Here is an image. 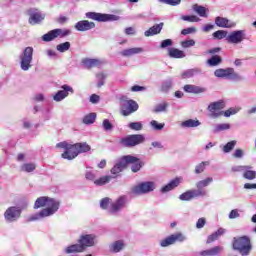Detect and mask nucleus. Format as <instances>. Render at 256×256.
Returning a JSON list of instances; mask_svg holds the SVG:
<instances>
[{"label":"nucleus","mask_w":256,"mask_h":256,"mask_svg":"<svg viewBox=\"0 0 256 256\" xmlns=\"http://www.w3.org/2000/svg\"><path fill=\"white\" fill-rule=\"evenodd\" d=\"M164 25L165 24L161 22L150 27L148 30L144 32L145 37H153V35H159V33H161V31L163 30Z\"/></svg>","instance_id":"obj_21"},{"label":"nucleus","mask_w":256,"mask_h":256,"mask_svg":"<svg viewBox=\"0 0 256 256\" xmlns=\"http://www.w3.org/2000/svg\"><path fill=\"white\" fill-rule=\"evenodd\" d=\"M145 141V136L142 134H132L120 139L122 147H135L141 145Z\"/></svg>","instance_id":"obj_10"},{"label":"nucleus","mask_w":256,"mask_h":256,"mask_svg":"<svg viewBox=\"0 0 256 256\" xmlns=\"http://www.w3.org/2000/svg\"><path fill=\"white\" fill-rule=\"evenodd\" d=\"M243 155H244L243 150L238 148L234 151V153L232 154V157H234V159H241Z\"/></svg>","instance_id":"obj_59"},{"label":"nucleus","mask_w":256,"mask_h":256,"mask_svg":"<svg viewBox=\"0 0 256 256\" xmlns=\"http://www.w3.org/2000/svg\"><path fill=\"white\" fill-rule=\"evenodd\" d=\"M131 91H133L134 93H137L139 91H145V87L139 86V85H134L131 87Z\"/></svg>","instance_id":"obj_61"},{"label":"nucleus","mask_w":256,"mask_h":256,"mask_svg":"<svg viewBox=\"0 0 256 256\" xmlns=\"http://www.w3.org/2000/svg\"><path fill=\"white\" fill-rule=\"evenodd\" d=\"M20 67L22 71H29L33 61V47H26L20 57Z\"/></svg>","instance_id":"obj_11"},{"label":"nucleus","mask_w":256,"mask_h":256,"mask_svg":"<svg viewBox=\"0 0 256 256\" xmlns=\"http://www.w3.org/2000/svg\"><path fill=\"white\" fill-rule=\"evenodd\" d=\"M193 10H194L196 13H198V15H199L200 17H207V9H206L205 7L199 6V5L195 4V5L193 6Z\"/></svg>","instance_id":"obj_40"},{"label":"nucleus","mask_w":256,"mask_h":256,"mask_svg":"<svg viewBox=\"0 0 256 256\" xmlns=\"http://www.w3.org/2000/svg\"><path fill=\"white\" fill-rule=\"evenodd\" d=\"M61 204L59 201L55 200L54 198L42 196L36 199L34 203V209H42L40 212L31 215L28 218V221H39V219H45V217H51V215H55L57 211H59V206Z\"/></svg>","instance_id":"obj_1"},{"label":"nucleus","mask_w":256,"mask_h":256,"mask_svg":"<svg viewBox=\"0 0 256 256\" xmlns=\"http://www.w3.org/2000/svg\"><path fill=\"white\" fill-rule=\"evenodd\" d=\"M168 55L172 59H183V57H185V52H183V50H179L177 48H169Z\"/></svg>","instance_id":"obj_27"},{"label":"nucleus","mask_w":256,"mask_h":256,"mask_svg":"<svg viewBox=\"0 0 256 256\" xmlns=\"http://www.w3.org/2000/svg\"><path fill=\"white\" fill-rule=\"evenodd\" d=\"M151 127H153V129H155L156 131H161L164 127L165 124H159V122H157V120H152L150 122Z\"/></svg>","instance_id":"obj_51"},{"label":"nucleus","mask_w":256,"mask_h":256,"mask_svg":"<svg viewBox=\"0 0 256 256\" xmlns=\"http://www.w3.org/2000/svg\"><path fill=\"white\" fill-rule=\"evenodd\" d=\"M221 251H223V247L215 246V247L210 248L208 250L201 251L200 255L201 256H215V255H219V253H221Z\"/></svg>","instance_id":"obj_26"},{"label":"nucleus","mask_w":256,"mask_h":256,"mask_svg":"<svg viewBox=\"0 0 256 256\" xmlns=\"http://www.w3.org/2000/svg\"><path fill=\"white\" fill-rule=\"evenodd\" d=\"M225 232H226L225 228H219L217 231L209 235L206 240L207 245L217 241L219 237H221L222 235H225Z\"/></svg>","instance_id":"obj_25"},{"label":"nucleus","mask_w":256,"mask_h":256,"mask_svg":"<svg viewBox=\"0 0 256 256\" xmlns=\"http://www.w3.org/2000/svg\"><path fill=\"white\" fill-rule=\"evenodd\" d=\"M171 45H173V40L171 39H166V40H163L160 44V47L161 49H165L167 47H171Z\"/></svg>","instance_id":"obj_57"},{"label":"nucleus","mask_w":256,"mask_h":256,"mask_svg":"<svg viewBox=\"0 0 256 256\" xmlns=\"http://www.w3.org/2000/svg\"><path fill=\"white\" fill-rule=\"evenodd\" d=\"M214 39H225L227 37V31L224 30H218L213 33Z\"/></svg>","instance_id":"obj_49"},{"label":"nucleus","mask_w":256,"mask_h":256,"mask_svg":"<svg viewBox=\"0 0 256 256\" xmlns=\"http://www.w3.org/2000/svg\"><path fill=\"white\" fill-rule=\"evenodd\" d=\"M247 168L244 169L243 177L244 179H247L248 181H253V179H256V171L251 170V166H245Z\"/></svg>","instance_id":"obj_32"},{"label":"nucleus","mask_w":256,"mask_h":256,"mask_svg":"<svg viewBox=\"0 0 256 256\" xmlns=\"http://www.w3.org/2000/svg\"><path fill=\"white\" fill-rule=\"evenodd\" d=\"M102 64L103 62H101V60L99 59H91V58L82 59V65H84L86 69H93V67H101Z\"/></svg>","instance_id":"obj_22"},{"label":"nucleus","mask_w":256,"mask_h":256,"mask_svg":"<svg viewBox=\"0 0 256 256\" xmlns=\"http://www.w3.org/2000/svg\"><path fill=\"white\" fill-rule=\"evenodd\" d=\"M85 15H86V19H91L92 21H98V23H107L109 21H119V16L114 14L87 12Z\"/></svg>","instance_id":"obj_8"},{"label":"nucleus","mask_w":256,"mask_h":256,"mask_svg":"<svg viewBox=\"0 0 256 256\" xmlns=\"http://www.w3.org/2000/svg\"><path fill=\"white\" fill-rule=\"evenodd\" d=\"M197 28L189 27L181 30V35H191V33H196Z\"/></svg>","instance_id":"obj_53"},{"label":"nucleus","mask_w":256,"mask_h":256,"mask_svg":"<svg viewBox=\"0 0 256 256\" xmlns=\"http://www.w3.org/2000/svg\"><path fill=\"white\" fill-rule=\"evenodd\" d=\"M181 125L183 127H187V128L199 127V125H201V122H199V120L189 119V120H186V121L182 122Z\"/></svg>","instance_id":"obj_39"},{"label":"nucleus","mask_w":256,"mask_h":256,"mask_svg":"<svg viewBox=\"0 0 256 256\" xmlns=\"http://www.w3.org/2000/svg\"><path fill=\"white\" fill-rule=\"evenodd\" d=\"M207 192L205 190H188L179 196L181 201H191L197 197H205Z\"/></svg>","instance_id":"obj_15"},{"label":"nucleus","mask_w":256,"mask_h":256,"mask_svg":"<svg viewBox=\"0 0 256 256\" xmlns=\"http://www.w3.org/2000/svg\"><path fill=\"white\" fill-rule=\"evenodd\" d=\"M76 31H91V29H95V22H91L89 20H80L75 24Z\"/></svg>","instance_id":"obj_17"},{"label":"nucleus","mask_w":256,"mask_h":256,"mask_svg":"<svg viewBox=\"0 0 256 256\" xmlns=\"http://www.w3.org/2000/svg\"><path fill=\"white\" fill-rule=\"evenodd\" d=\"M21 213H23V209L19 206H10L4 212V219L9 221V223H13L17 221L21 217Z\"/></svg>","instance_id":"obj_13"},{"label":"nucleus","mask_w":256,"mask_h":256,"mask_svg":"<svg viewBox=\"0 0 256 256\" xmlns=\"http://www.w3.org/2000/svg\"><path fill=\"white\" fill-rule=\"evenodd\" d=\"M160 3H165L166 5H172V7H175V5H179L181 3V0H158Z\"/></svg>","instance_id":"obj_56"},{"label":"nucleus","mask_w":256,"mask_h":256,"mask_svg":"<svg viewBox=\"0 0 256 256\" xmlns=\"http://www.w3.org/2000/svg\"><path fill=\"white\" fill-rule=\"evenodd\" d=\"M247 166H234L231 168L232 173H241V171H245Z\"/></svg>","instance_id":"obj_60"},{"label":"nucleus","mask_w":256,"mask_h":256,"mask_svg":"<svg viewBox=\"0 0 256 256\" xmlns=\"http://www.w3.org/2000/svg\"><path fill=\"white\" fill-rule=\"evenodd\" d=\"M96 119H97L96 113H89L88 115L84 116L83 123L85 125H93V123H95Z\"/></svg>","instance_id":"obj_37"},{"label":"nucleus","mask_w":256,"mask_h":256,"mask_svg":"<svg viewBox=\"0 0 256 256\" xmlns=\"http://www.w3.org/2000/svg\"><path fill=\"white\" fill-rule=\"evenodd\" d=\"M102 126L105 131H111L113 129V124L109 121V119H104Z\"/></svg>","instance_id":"obj_54"},{"label":"nucleus","mask_w":256,"mask_h":256,"mask_svg":"<svg viewBox=\"0 0 256 256\" xmlns=\"http://www.w3.org/2000/svg\"><path fill=\"white\" fill-rule=\"evenodd\" d=\"M225 107V101L219 100L216 102H212L208 105L209 117L213 119H217L224 115V117H231V115H236L237 109L229 108L226 111H223Z\"/></svg>","instance_id":"obj_3"},{"label":"nucleus","mask_w":256,"mask_h":256,"mask_svg":"<svg viewBox=\"0 0 256 256\" xmlns=\"http://www.w3.org/2000/svg\"><path fill=\"white\" fill-rule=\"evenodd\" d=\"M207 223V220L205 218H199L197 223H196V228L197 229H203Z\"/></svg>","instance_id":"obj_58"},{"label":"nucleus","mask_w":256,"mask_h":256,"mask_svg":"<svg viewBox=\"0 0 256 256\" xmlns=\"http://www.w3.org/2000/svg\"><path fill=\"white\" fill-rule=\"evenodd\" d=\"M100 97L97 94H92L90 96V103H97L99 101Z\"/></svg>","instance_id":"obj_63"},{"label":"nucleus","mask_w":256,"mask_h":256,"mask_svg":"<svg viewBox=\"0 0 256 256\" xmlns=\"http://www.w3.org/2000/svg\"><path fill=\"white\" fill-rule=\"evenodd\" d=\"M57 51L60 53H65V51H69L71 49V43L64 42L56 46Z\"/></svg>","instance_id":"obj_42"},{"label":"nucleus","mask_w":256,"mask_h":256,"mask_svg":"<svg viewBox=\"0 0 256 256\" xmlns=\"http://www.w3.org/2000/svg\"><path fill=\"white\" fill-rule=\"evenodd\" d=\"M76 144V149L78 151V155H81V153H89L91 151V146L87 144V142H78Z\"/></svg>","instance_id":"obj_29"},{"label":"nucleus","mask_w":256,"mask_h":256,"mask_svg":"<svg viewBox=\"0 0 256 256\" xmlns=\"http://www.w3.org/2000/svg\"><path fill=\"white\" fill-rule=\"evenodd\" d=\"M235 145H237V141H235V140L228 142L226 145H224L223 152L231 153V151H233V149H235Z\"/></svg>","instance_id":"obj_41"},{"label":"nucleus","mask_w":256,"mask_h":256,"mask_svg":"<svg viewBox=\"0 0 256 256\" xmlns=\"http://www.w3.org/2000/svg\"><path fill=\"white\" fill-rule=\"evenodd\" d=\"M239 217V212L237 210H232L229 214L230 219H237Z\"/></svg>","instance_id":"obj_64"},{"label":"nucleus","mask_w":256,"mask_h":256,"mask_svg":"<svg viewBox=\"0 0 256 256\" xmlns=\"http://www.w3.org/2000/svg\"><path fill=\"white\" fill-rule=\"evenodd\" d=\"M120 103V113L123 117H129L139 109V104L135 100L127 99L125 96L120 98Z\"/></svg>","instance_id":"obj_6"},{"label":"nucleus","mask_w":256,"mask_h":256,"mask_svg":"<svg viewBox=\"0 0 256 256\" xmlns=\"http://www.w3.org/2000/svg\"><path fill=\"white\" fill-rule=\"evenodd\" d=\"M167 107H169V104L167 103L158 104L154 108V113H161L163 111H167Z\"/></svg>","instance_id":"obj_47"},{"label":"nucleus","mask_w":256,"mask_h":256,"mask_svg":"<svg viewBox=\"0 0 256 256\" xmlns=\"http://www.w3.org/2000/svg\"><path fill=\"white\" fill-rule=\"evenodd\" d=\"M211 183H213L212 177H208V178H205L204 180L198 181L196 183V187H197L196 191H204L203 188L209 187V185H211Z\"/></svg>","instance_id":"obj_30"},{"label":"nucleus","mask_w":256,"mask_h":256,"mask_svg":"<svg viewBox=\"0 0 256 256\" xmlns=\"http://www.w3.org/2000/svg\"><path fill=\"white\" fill-rule=\"evenodd\" d=\"M43 16L39 13H34L29 18L30 25H37V23H41L43 21Z\"/></svg>","instance_id":"obj_36"},{"label":"nucleus","mask_w":256,"mask_h":256,"mask_svg":"<svg viewBox=\"0 0 256 256\" xmlns=\"http://www.w3.org/2000/svg\"><path fill=\"white\" fill-rule=\"evenodd\" d=\"M129 127L133 130V131H141V129H143V124H141V122H131L129 124Z\"/></svg>","instance_id":"obj_50"},{"label":"nucleus","mask_w":256,"mask_h":256,"mask_svg":"<svg viewBox=\"0 0 256 256\" xmlns=\"http://www.w3.org/2000/svg\"><path fill=\"white\" fill-rule=\"evenodd\" d=\"M34 169H36V166L33 163H26V164H23L21 167V170L25 171L26 173H32Z\"/></svg>","instance_id":"obj_44"},{"label":"nucleus","mask_w":256,"mask_h":256,"mask_svg":"<svg viewBox=\"0 0 256 256\" xmlns=\"http://www.w3.org/2000/svg\"><path fill=\"white\" fill-rule=\"evenodd\" d=\"M111 179H113V177L109 175L101 176L100 178L94 180V185H96L97 187H103V185H107V183H110Z\"/></svg>","instance_id":"obj_33"},{"label":"nucleus","mask_w":256,"mask_h":256,"mask_svg":"<svg viewBox=\"0 0 256 256\" xmlns=\"http://www.w3.org/2000/svg\"><path fill=\"white\" fill-rule=\"evenodd\" d=\"M133 161L134 158L122 156L110 170L112 179L121 177V173L127 169V163H133Z\"/></svg>","instance_id":"obj_7"},{"label":"nucleus","mask_w":256,"mask_h":256,"mask_svg":"<svg viewBox=\"0 0 256 256\" xmlns=\"http://www.w3.org/2000/svg\"><path fill=\"white\" fill-rule=\"evenodd\" d=\"M54 39H57V32H55V29L49 31L48 33H46L42 36V41H45V43L54 41Z\"/></svg>","instance_id":"obj_35"},{"label":"nucleus","mask_w":256,"mask_h":256,"mask_svg":"<svg viewBox=\"0 0 256 256\" xmlns=\"http://www.w3.org/2000/svg\"><path fill=\"white\" fill-rule=\"evenodd\" d=\"M184 91L186 93H195V94H199V93H204L205 89L201 88L199 86H195V85H191V84H187L184 86Z\"/></svg>","instance_id":"obj_28"},{"label":"nucleus","mask_w":256,"mask_h":256,"mask_svg":"<svg viewBox=\"0 0 256 256\" xmlns=\"http://www.w3.org/2000/svg\"><path fill=\"white\" fill-rule=\"evenodd\" d=\"M61 89H63V90L58 91L54 95V97H53L54 101H63V99H65V97H69V92L73 93V88L67 84L63 85L61 87Z\"/></svg>","instance_id":"obj_18"},{"label":"nucleus","mask_w":256,"mask_h":256,"mask_svg":"<svg viewBox=\"0 0 256 256\" xmlns=\"http://www.w3.org/2000/svg\"><path fill=\"white\" fill-rule=\"evenodd\" d=\"M139 53H143V48L125 49L121 52V55H123V57H131L132 55H137Z\"/></svg>","instance_id":"obj_31"},{"label":"nucleus","mask_w":256,"mask_h":256,"mask_svg":"<svg viewBox=\"0 0 256 256\" xmlns=\"http://www.w3.org/2000/svg\"><path fill=\"white\" fill-rule=\"evenodd\" d=\"M182 20L183 21H188L189 23H199V21H201V19L195 15H191V16H182Z\"/></svg>","instance_id":"obj_45"},{"label":"nucleus","mask_w":256,"mask_h":256,"mask_svg":"<svg viewBox=\"0 0 256 256\" xmlns=\"http://www.w3.org/2000/svg\"><path fill=\"white\" fill-rule=\"evenodd\" d=\"M206 165H209V162H201L195 167V173L199 175L200 173H203L205 171Z\"/></svg>","instance_id":"obj_48"},{"label":"nucleus","mask_w":256,"mask_h":256,"mask_svg":"<svg viewBox=\"0 0 256 256\" xmlns=\"http://www.w3.org/2000/svg\"><path fill=\"white\" fill-rule=\"evenodd\" d=\"M124 247L125 243H123L122 240H118L112 244L111 249L114 253H119V251H122Z\"/></svg>","instance_id":"obj_38"},{"label":"nucleus","mask_w":256,"mask_h":256,"mask_svg":"<svg viewBox=\"0 0 256 256\" xmlns=\"http://www.w3.org/2000/svg\"><path fill=\"white\" fill-rule=\"evenodd\" d=\"M227 129H231V125L224 123V124H218L215 128H214V133H219L221 131H227Z\"/></svg>","instance_id":"obj_43"},{"label":"nucleus","mask_w":256,"mask_h":256,"mask_svg":"<svg viewBox=\"0 0 256 256\" xmlns=\"http://www.w3.org/2000/svg\"><path fill=\"white\" fill-rule=\"evenodd\" d=\"M57 149H64L65 151L61 154L62 159L67 161H73V159L79 156L77 150V144H70L67 141H63L56 144Z\"/></svg>","instance_id":"obj_5"},{"label":"nucleus","mask_w":256,"mask_h":256,"mask_svg":"<svg viewBox=\"0 0 256 256\" xmlns=\"http://www.w3.org/2000/svg\"><path fill=\"white\" fill-rule=\"evenodd\" d=\"M56 32V37H67V35H71V30H63V29H54Z\"/></svg>","instance_id":"obj_46"},{"label":"nucleus","mask_w":256,"mask_h":256,"mask_svg":"<svg viewBox=\"0 0 256 256\" xmlns=\"http://www.w3.org/2000/svg\"><path fill=\"white\" fill-rule=\"evenodd\" d=\"M109 203H111V199L110 198H103L101 201H100V207L101 209H108L109 207Z\"/></svg>","instance_id":"obj_55"},{"label":"nucleus","mask_w":256,"mask_h":256,"mask_svg":"<svg viewBox=\"0 0 256 256\" xmlns=\"http://www.w3.org/2000/svg\"><path fill=\"white\" fill-rule=\"evenodd\" d=\"M125 157H130L134 159V161L132 162H126V167H128L129 165H132L131 166L132 173H138V171H141V167H143V162H141L139 158L131 155H126Z\"/></svg>","instance_id":"obj_19"},{"label":"nucleus","mask_w":256,"mask_h":256,"mask_svg":"<svg viewBox=\"0 0 256 256\" xmlns=\"http://www.w3.org/2000/svg\"><path fill=\"white\" fill-rule=\"evenodd\" d=\"M85 177L88 181H94L95 182V174L93 172H86Z\"/></svg>","instance_id":"obj_62"},{"label":"nucleus","mask_w":256,"mask_h":256,"mask_svg":"<svg viewBox=\"0 0 256 256\" xmlns=\"http://www.w3.org/2000/svg\"><path fill=\"white\" fill-rule=\"evenodd\" d=\"M181 46H182L184 49H187V48H189V47H193V46H195V40L190 39V40L182 41V42H181Z\"/></svg>","instance_id":"obj_52"},{"label":"nucleus","mask_w":256,"mask_h":256,"mask_svg":"<svg viewBox=\"0 0 256 256\" xmlns=\"http://www.w3.org/2000/svg\"><path fill=\"white\" fill-rule=\"evenodd\" d=\"M232 247L234 251H238L242 256L249 255V253H251V249H253V246L251 245V239H249L248 236L234 238Z\"/></svg>","instance_id":"obj_4"},{"label":"nucleus","mask_w":256,"mask_h":256,"mask_svg":"<svg viewBox=\"0 0 256 256\" xmlns=\"http://www.w3.org/2000/svg\"><path fill=\"white\" fill-rule=\"evenodd\" d=\"M215 23H216L217 27H222L224 29H231V27H233L235 25V24L231 23L229 21V19L223 18L220 16L215 18Z\"/></svg>","instance_id":"obj_24"},{"label":"nucleus","mask_w":256,"mask_h":256,"mask_svg":"<svg viewBox=\"0 0 256 256\" xmlns=\"http://www.w3.org/2000/svg\"><path fill=\"white\" fill-rule=\"evenodd\" d=\"M180 183H181V179L175 178L172 181H170L167 185L163 186L161 188V192L169 193V191H173V189H175V187H179Z\"/></svg>","instance_id":"obj_23"},{"label":"nucleus","mask_w":256,"mask_h":256,"mask_svg":"<svg viewBox=\"0 0 256 256\" xmlns=\"http://www.w3.org/2000/svg\"><path fill=\"white\" fill-rule=\"evenodd\" d=\"M215 77L231 79L232 81H241V76L235 72L234 68H220L215 70Z\"/></svg>","instance_id":"obj_12"},{"label":"nucleus","mask_w":256,"mask_h":256,"mask_svg":"<svg viewBox=\"0 0 256 256\" xmlns=\"http://www.w3.org/2000/svg\"><path fill=\"white\" fill-rule=\"evenodd\" d=\"M95 245V235L85 234L81 235L78 244H72L65 249V253H83L87 247H93Z\"/></svg>","instance_id":"obj_2"},{"label":"nucleus","mask_w":256,"mask_h":256,"mask_svg":"<svg viewBox=\"0 0 256 256\" xmlns=\"http://www.w3.org/2000/svg\"><path fill=\"white\" fill-rule=\"evenodd\" d=\"M126 201L127 200L125 196H120L117 199V201L111 204L110 213H117V211H119L120 209H123V207H125Z\"/></svg>","instance_id":"obj_20"},{"label":"nucleus","mask_w":256,"mask_h":256,"mask_svg":"<svg viewBox=\"0 0 256 256\" xmlns=\"http://www.w3.org/2000/svg\"><path fill=\"white\" fill-rule=\"evenodd\" d=\"M151 191H155V182L151 181L141 182L131 188L133 195H145L151 193Z\"/></svg>","instance_id":"obj_9"},{"label":"nucleus","mask_w":256,"mask_h":256,"mask_svg":"<svg viewBox=\"0 0 256 256\" xmlns=\"http://www.w3.org/2000/svg\"><path fill=\"white\" fill-rule=\"evenodd\" d=\"M245 39V30H237L231 32L227 37V43H232L233 45H239Z\"/></svg>","instance_id":"obj_16"},{"label":"nucleus","mask_w":256,"mask_h":256,"mask_svg":"<svg viewBox=\"0 0 256 256\" xmlns=\"http://www.w3.org/2000/svg\"><path fill=\"white\" fill-rule=\"evenodd\" d=\"M207 63L210 67H217L220 63H223V58L219 55H214L210 59L207 60Z\"/></svg>","instance_id":"obj_34"},{"label":"nucleus","mask_w":256,"mask_h":256,"mask_svg":"<svg viewBox=\"0 0 256 256\" xmlns=\"http://www.w3.org/2000/svg\"><path fill=\"white\" fill-rule=\"evenodd\" d=\"M179 241L180 243L185 241V236H183V233L178 232L176 234H172L165 239L160 241L161 247H169V245H175Z\"/></svg>","instance_id":"obj_14"}]
</instances>
